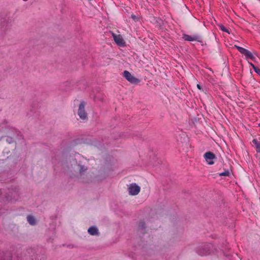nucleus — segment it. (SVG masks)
Masks as SVG:
<instances>
[{
  "label": "nucleus",
  "instance_id": "a211bd4d",
  "mask_svg": "<svg viewBox=\"0 0 260 260\" xmlns=\"http://www.w3.org/2000/svg\"><path fill=\"white\" fill-rule=\"evenodd\" d=\"M259 126L260 127V123L258 124Z\"/></svg>",
  "mask_w": 260,
  "mask_h": 260
},
{
  "label": "nucleus",
  "instance_id": "f257e3e1",
  "mask_svg": "<svg viewBox=\"0 0 260 260\" xmlns=\"http://www.w3.org/2000/svg\"><path fill=\"white\" fill-rule=\"evenodd\" d=\"M123 77L131 83L138 84L140 82V80L133 75H132L128 71H124L123 73Z\"/></svg>",
  "mask_w": 260,
  "mask_h": 260
},
{
  "label": "nucleus",
  "instance_id": "ddd939ff",
  "mask_svg": "<svg viewBox=\"0 0 260 260\" xmlns=\"http://www.w3.org/2000/svg\"><path fill=\"white\" fill-rule=\"evenodd\" d=\"M230 174L231 173L229 170H226L224 172L219 173L218 175L219 176H229Z\"/></svg>",
  "mask_w": 260,
  "mask_h": 260
},
{
  "label": "nucleus",
  "instance_id": "6e6552de",
  "mask_svg": "<svg viewBox=\"0 0 260 260\" xmlns=\"http://www.w3.org/2000/svg\"><path fill=\"white\" fill-rule=\"evenodd\" d=\"M112 36H113L114 41L118 45H119L120 46H124V45L125 44V42L121 35H116L113 33Z\"/></svg>",
  "mask_w": 260,
  "mask_h": 260
},
{
  "label": "nucleus",
  "instance_id": "f8f14e48",
  "mask_svg": "<svg viewBox=\"0 0 260 260\" xmlns=\"http://www.w3.org/2000/svg\"><path fill=\"white\" fill-rule=\"evenodd\" d=\"M27 221L31 225H35L36 224L35 218L34 216L31 215H28L27 217Z\"/></svg>",
  "mask_w": 260,
  "mask_h": 260
},
{
  "label": "nucleus",
  "instance_id": "2eb2a0df",
  "mask_svg": "<svg viewBox=\"0 0 260 260\" xmlns=\"http://www.w3.org/2000/svg\"><path fill=\"white\" fill-rule=\"evenodd\" d=\"M219 28L222 31L228 32L229 34L230 33L228 29L226 28H225L223 25H219Z\"/></svg>",
  "mask_w": 260,
  "mask_h": 260
},
{
  "label": "nucleus",
  "instance_id": "9d476101",
  "mask_svg": "<svg viewBox=\"0 0 260 260\" xmlns=\"http://www.w3.org/2000/svg\"><path fill=\"white\" fill-rule=\"evenodd\" d=\"M138 229L142 234H144L145 233V223L143 221H140L139 223Z\"/></svg>",
  "mask_w": 260,
  "mask_h": 260
},
{
  "label": "nucleus",
  "instance_id": "1a4fd4ad",
  "mask_svg": "<svg viewBox=\"0 0 260 260\" xmlns=\"http://www.w3.org/2000/svg\"><path fill=\"white\" fill-rule=\"evenodd\" d=\"M88 232L91 235H98V229L94 226L90 227L88 230Z\"/></svg>",
  "mask_w": 260,
  "mask_h": 260
},
{
  "label": "nucleus",
  "instance_id": "423d86ee",
  "mask_svg": "<svg viewBox=\"0 0 260 260\" xmlns=\"http://www.w3.org/2000/svg\"><path fill=\"white\" fill-rule=\"evenodd\" d=\"M72 168L74 171L78 170L81 175H82L87 170L85 166L77 164L76 160H73Z\"/></svg>",
  "mask_w": 260,
  "mask_h": 260
},
{
  "label": "nucleus",
  "instance_id": "f03ea898",
  "mask_svg": "<svg viewBox=\"0 0 260 260\" xmlns=\"http://www.w3.org/2000/svg\"><path fill=\"white\" fill-rule=\"evenodd\" d=\"M85 103L82 102L79 106L78 115L82 120H85L87 118V114L85 112Z\"/></svg>",
  "mask_w": 260,
  "mask_h": 260
},
{
  "label": "nucleus",
  "instance_id": "0eeeda50",
  "mask_svg": "<svg viewBox=\"0 0 260 260\" xmlns=\"http://www.w3.org/2000/svg\"><path fill=\"white\" fill-rule=\"evenodd\" d=\"M182 38L187 41H197L201 42L202 38L199 35L189 36L188 35L184 34Z\"/></svg>",
  "mask_w": 260,
  "mask_h": 260
},
{
  "label": "nucleus",
  "instance_id": "39448f33",
  "mask_svg": "<svg viewBox=\"0 0 260 260\" xmlns=\"http://www.w3.org/2000/svg\"><path fill=\"white\" fill-rule=\"evenodd\" d=\"M128 189L130 195L136 196L140 192L141 188L136 183H132L129 185Z\"/></svg>",
  "mask_w": 260,
  "mask_h": 260
},
{
  "label": "nucleus",
  "instance_id": "7ed1b4c3",
  "mask_svg": "<svg viewBox=\"0 0 260 260\" xmlns=\"http://www.w3.org/2000/svg\"><path fill=\"white\" fill-rule=\"evenodd\" d=\"M235 47L242 54L244 55L247 58L250 59L251 60H254V56L253 55L252 53L250 52L249 50L240 47L237 45H235Z\"/></svg>",
  "mask_w": 260,
  "mask_h": 260
},
{
  "label": "nucleus",
  "instance_id": "dca6fc26",
  "mask_svg": "<svg viewBox=\"0 0 260 260\" xmlns=\"http://www.w3.org/2000/svg\"><path fill=\"white\" fill-rule=\"evenodd\" d=\"M199 254L200 255H206V254H210V252L208 251H206L205 252H201V251H199Z\"/></svg>",
  "mask_w": 260,
  "mask_h": 260
},
{
  "label": "nucleus",
  "instance_id": "4468645a",
  "mask_svg": "<svg viewBox=\"0 0 260 260\" xmlns=\"http://www.w3.org/2000/svg\"><path fill=\"white\" fill-rule=\"evenodd\" d=\"M249 64H250V66L252 67L253 69L254 70V71L257 73L258 74V75H260V69L257 68L256 67H255L254 64H253L252 63L250 62L249 63Z\"/></svg>",
  "mask_w": 260,
  "mask_h": 260
},
{
  "label": "nucleus",
  "instance_id": "6ab92c4d",
  "mask_svg": "<svg viewBox=\"0 0 260 260\" xmlns=\"http://www.w3.org/2000/svg\"><path fill=\"white\" fill-rule=\"evenodd\" d=\"M24 1H27V0H23Z\"/></svg>",
  "mask_w": 260,
  "mask_h": 260
},
{
  "label": "nucleus",
  "instance_id": "9b49d317",
  "mask_svg": "<svg viewBox=\"0 0 260 260\" xmlns=\"http://www.w3.org/2000/svg\"><path fill=\"white\" fill-rule=\"evenodd\" d=\"M252 142V143L255 145L254 148L256 150V151L257 153H260V142L255 139H253Z\"/></svg>",
  "mask_w": 260,
  "mask_h": 260
},
{
  "label": "nucleus",
  "instance_id": "f3484780",
  "mask_svg": "<svg viewBox=\"0 0 260 260\" xmlns=\"http://www.w3.org/2000/svg\"><path fill=\"white\" fill-rule=\"evenodd\" d=\"M197 88L199 89V90H203L202 88V87L200 85V84H197Z\"/></svg>",
  "mask_w": 260,
  "mask_h": 260
},
{
  "label": "nucleus",
  "instance_id": "20e7f679",
  "mask_svg": "<svg viewBox=\"0 0 260 260\" xmlns=\"http://www.w3.org/2000/svg\"><path fill=\"white\" fill-rule=\"evenodd\" d=\"M204 157L208 165H212L214 164L216 156L213 152L210 151L206 152L204 155Z\"/></svg>",
  "mask_w": 260,
  "mask_h": 260
},
{
  "label": "nucleus",
  "instance_id": "aec40b11",
  "mask_svg": "<svg viewBox=\"0 0 260 260\" xmlns=\"http://www.w3.org/2000/svg\"><path fill=\"white\" fill-rule=\"evenodd\" d=\"M259 140H260V137L259 138Z\"/></svg>",
  "mask_w": 260,
  "mask_h": 260
}]
</instances>
